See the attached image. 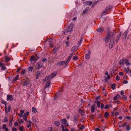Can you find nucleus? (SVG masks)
Returning <instances> with one entry per match:
<instances>
[{
  "label": "nucleus",
  "mask_w": 131,
  "mask_h": 131,
  "mask_svg": "<svg viewBox=\"0 0 131 131\" xmlns=\"http://www.w3.org/2000/svg\"><path fill=\"white\" fill-rule=\"evenodd\" d=\"M108 41L109 42V47L111 48L114 44V38L112 36H111L108 34L105 39V42L107 43Z\"/></svg>",
  "instance_id": "obj_1"
},
{
  "label": "nucleus",
  "mask_w": 131,
  "mask_h": 131,
  "mask_svg": "<svg viewBox=\"0 0 131 131\" xmlns=\"http://www.w3.org/2000/svg\"><path fill=\"white\" fill-rule=\"evenodd\" d=\"M112 8V6H107L105 9L103 10L102 12L103 15H105L107 13L109 10L111 9Z\"/></svg>",
  "instance_id": "obj_2"
},
{
  "label": "nucleus",
  "mask_w": 131,
  "mask_h": 131,
  "mask_svg": "<svg viewBox=\"0 0 131 131\" xmlns=\"http://www.w3.org/2000/svg\"><path fill=\"white\" fill-rule=\"evenodd\" d=\"M56 72H54L49 76L46 77L44 80H50L54 77L56 75Z\"/></svg>",
  "instance_id": "obj_3"
},
{
  "label": "nucleus",
  "mask_w": 131,
  "mask_h": 131,
  "mask_svg": "<svg viewBox=\"0 0 131 131\" xmlns=\"http://www.w3.org/2000/svg\"><path fill=\"white\" fill-rule=\"evenodd\" d=\"M43 66V64L41 62H38L35 66V68L36 69H39Z\"/></svg>",
  "instance_id": "obj_4"
},
{
  "label": "nucleus",
  "mask_w": 131,
  "mask_h": 131,
  "mask_svg": "<svg viewBox=\"0 0 131 131\" xmlns=\"http://www.w3.org/2000/svg\"><path fill=\"white\" fill-rule=\"evenodd\" d=\"M29 114V112H26L24 113L23 115H22V117L24 120L27 121V116H28Z\"/></svg>",
  "instance_id": "obj_5"
},
{
  "label": "nucleus",
  "mask_w": 131,
  "mask_h": 131,
  "mask_svg": "<svg viewBox=\"0 0 131 131\" xmlns=\"http://www.w3.org/2000/svg\"><path fill=\"white\" fill-rule=\"evenodd\" d=\"M105 75L104 77L105 80H107L108 79H109L111 78V77L110 75L108 74V72L106 71L105 73Z\"/></svg>",
  "instance_id": "obj_6"
},
{
  "label": "nucleus",
  "mask_w": 131,
  "mask_h": 131,
  "mask_svg": "<svg viewBox=\"0 0 131 131\" xmlns=\"http://www.w3.org/2000/svg\"><path fill=\"white\" fill-rule=\"evenodd\" d=\"M61 122L62 123L65 125L67 127L69 126L68 123L67 122V120L66 119H63L61 120Z\"/></svg>",
  "instance_id": "obj_7"
},
{
  "label": "nucleus",
  "mask_w": 131,
  "mask_h": 131,
  "mask_svg": "<svg viewBox=\"0 0 131 131\" xmlns=\"http://www.w3.org/2000/svg\"><path fill=\"white\" fill-rule=\"evenodd\" d=\"M5 65L2 62H0V67H1L2 70H5L6 69L5 67Z\"/></svg>",
  "instance_id": "obj_8"
},
{
  "label": "nucleus",
  "mask_w": 131,
  "mask_h": 131,
  "mask_svg": "<svg viewBox=\"0 0 131 131\" xmlns=\"http://www.w3.org/2000/svg\"><path fill=\"white\" fill-rule=\"evenodd\" d=\"M124 62H125V64L127 66H129L131 65V63L128 60L125 59Z\"/></svg>",
  "instance_id": "obj_9"
},
{
  "label": "nucleus",
  "mask_w": 131,
  "mask_h": 131,
  "mask_svg": "<svg viewBox=\"0 0 131 131\" xmlns=\"http://www.w3.org/2000/svg\"><path fill=\"white\" fill-rule=\"evenodd\" d=\"M61 127L62 131H69V130L66 128H64V125L61 124Z\"/></svg>",
  "instance_id": "obj_10"
},
{
  "label": "nucleus",
  "mask_w": 131,
  "mask_h": 131,
  "mask_svg": "<svg viewBox=\"0 0 131 131\" xmlns=\"http://www.w3.org/2000/svg\"><path fill=\"white\" fill-rule=\"evenodd\" d=\"M66 63V62L64 61H60L58 62L57 64V65L60 66L63 64H64Z\"/></svg>",
  "instance_id": "obj_11"
},
{
  "label": "nucleus",
  "mask_w": 131,
  "mask_h": 131,
  "mask_svg": "<svg viewBox=\"0 0 131 131\" xmlns=\"http://www.w3.org/2000/svg\"><path fill=\"white\" fill-rule=\"evenodd\" d=\"M95 105L93 104L91 106V110L92 113H93L94 112L95 109Z\"/></svg>",
  "instance_id": "obj_12"
},
{
  "label": "nucleus",
  "mask_w": 131,
  "mask_h": 131,
  "mask_svg": "<svg viewBox=\"0 0 131 131\" xmlns=\"http://www.w3.org/2000/svg\"><path fill=\"white\" fill-rule=\"evenodd\" d=\"M13 99V97L10 95H8L7 96V100H12Z\"/></svg>",
  "instance_id": "obj_13"
},
{
  "label": "nucleus",
  "mask_w": 131,
  "mask_h": 131,
  "mask_svg": "<svg viewBox=\"0 0 131 131\" xmlns=\"http://www.w3.org/2000/svg\"><path fill=\"white\" fill-rule=\"evenodd\" d=\"M28 123L27 124V126L28 128H29L31 126L32 122L30 120L27 121Z\"/></svg>",
  "instance_id": "obj_14"
},
{
  "label": "nucleus",
  "mask_w": 131,
  "mask_h": 131,
  "mask_svg": "<svg viewBox=\"0 0 131 131\" xmlns=\"http://www.w3.org/2000/svg\"><path fill=\"white\" fill-rule=\"evenodd\" d=\"M125 59L121 60L119 62V64L120 65L123 66L125 64Z\"/></svg>",
  "instance_id": "obj_15"
},
{
  "label": "nucleus",
  "mask_w": 131,
  "mask_h": 131,
  "mask_svg": "<svg viewBox=\"0 0 131 131\" xmlns=\"http://www.w3.org/2000/svg\"><path fill=\"white\" fill-rule=\"evenodd\" d=\"M24 111L23 110H21L20 111V113L18 115L20 117H21L22 116V115L23 113H24Z\"/></svg>",
  "instance_id": "obj_16"
},
{
  "label": "nucleus",
  "mask_w": 131,
  "mask_h": 131,
  "mask_svg": "<svg viewBox=\"0 0 131 131\" xmlns=\"http://www.w3.org/2000/svg\"><path fill=\"white\" fill-rule=\"evenodd\" d=\"M54 124L56 126H58L60 125V123L58 121H56L54 122Z\"/></svg>",
  "instance_id": "obj_17"
},
{
  "label": "nucleus",
  "mask_w": 131,
  "mask_h": 131,
  "mask_svg": "<svg viewBox=\"0 0 131 131\" xmlns=\"http://www.w3.org/2000/svg\"><path fill=\"white\" fill-rule=\"evenodd\" d=\"M109 115V113L107 112H105V113L104 117L106 118L108 117Z\"/></svg>",
  "instance_id": "obj_18"
},
{
  "label": "nucleus",
  "mask_w": 131,
  "mask_h": 131,
  "mask_svg": "<svg viewBox=\"0 0 131 131\" xmlns=\"http://www.w3.org/2000/svg\"><path fill=\"white\" fill-rule=\"evenodd\" d=\"M5 109H6V112H9L10 111V106H9L8 107V110H7L6 108V105H5Z\"/></svg>",
  "instance_id": "obj_19"
},
{
  "label": "nucleus",
  "mask_w": 131,
  "mask_h": 131,
  "mask_svg": "<svg viewBox=\"0 0 131 131\" xmlns=\"http://www.w3.org/2000/svg\"><path fill=\"white\" fill-rule=\"evenodd\" d=\"M97 30L99 32L101 33L103 31V29L102 28H99L97 29Z\"/></svg>",
  "instance_id": "obj_20"
},
{
  "label": "nucleus",
  "mask_w": 131,
  "mask_h": 131,
  "mask_svg": "<svg viewBox=\"0 0 131 131\" xmlns=\"http://www.w3.org/2000/svg\"><path fill=\"white\" fill-rule=\"evenodd\" d=\"M124 70L125 72H128L129 71V68L128 67L127 68H126L125 67H124Z\"/></svg>",
  "instance_id": "obj_21"
},
{
  "label": "nucleus",
  "mask_w": 131,
  "mask_h": 131,
  "mask_svg": "<svg viewBox=\"0 0 131 131\" xmlns=\"http://www.w3.org/2000/svg\"><path fill=\"white\" fill-rule=\"evenodd\" d=\"M29 82L28 81H26L24 82V85L27 86L29 85Z\"/></svg>",
  "instance_id": "obj_22"
},
{
  "label": "nucleus",
  "mask_w": 131,
  "mask_h": 131,
  "mask_svg": "<svg viewBox=\"0 0 131 131\" xmlns=\"http://www.w3.org/2000/svg\"><path fill=\"white\" fill-rule=\"evenodd\" d=\"M79 113H81L82 115H83L84 114V112L81 109L79 110Z\"/></svg>",
  "instance_id": "obj_23"
},
{
  "label": "nucleus",
  "mask_w": 131,
  "mask_h": 131,
  "mask_svg": "<svg viewBox=\"0 0 131 131\" xmlns=\"http://www.w3.org/2000/svg\"><path fill=\"white\" fill-rule=\"evenodd\" d=\"M77 47L76 46H74L71 49V51H76L77 50Z\"/></svg>",
  "instance_id": "obj_24"
},
{
  "label": "nucleus",
  "mask_w": 131,
  "mask_h": 131,
  "mask_svg": "<svg viewBox=\"0 0 131 131\" xmlns=\"http://www.w3.org/2000/svg\"><path fill=\"white\" fill-rule=\"evenodd\" d=\"M127 31H125L123 36V37L125 39H126V36L127 35Z\"/></svg>",
  "instance_id": "obj_25"
},
{
  "label": "nucleus",
  "mask_w": 131,
  "mask_h": 131,
  "mask_svg": "<svg viewBox=\"0 0 131 131\" xmlns=\"http://www.w3.org/2000/svg\"><path fill=\"white\" fill-rule=\"evenodd\" d=\"M33 69V67L32 66H30L28 68V70L29 71H31Z\"/></svg>",
  "instance_id": "obj_26"
},
{
  "label": "nucleus",
  "mask_w": 131,
  "mask_h": 131,
  "mask_svg": "<svg viewBox=\"0 0 131 131\" xmlns=\"http://www.w3.org/2000/svg\"><path fill=\"white\" fill-rule=\"evenodd\" d=\"M85 57L86 59H88L90 58V56L89 54H86L85 56Z\"/></svg>",
  "instance_id": "obj_27"
},
{
  "label": "nucleus",
  "mask_w": 131,
  "mask_h": 131,
  "mask_svg": "<svg viewBox=\"0 0 131 131\" xmlns=\"http://www.w3.org/2000/svg\"><path fill=\"white\" fill-rule=\"evenodd\" d=\"M95 103H97V106L98 107H99L100 106V103L99 101H96L95 102Z\"/></svg>",
  "instance_id": "obj_28"
},
{
  "label": "nucleus",
  "mask_w": 131,
  "mask_h": 131,
  "mask_svg": "<svg viewBox=\"0 0 131 131\" xmlns=\"http://www.w3.org/2000/svg\"><path fill=\"white\" fill-rule=\"evenodd\" d=\"M32 112L35 113L37 112V110L35 108L33 107L32 108Z\"/></svg>",
  "instance_id": "obj_29"
},
{
  "label": "nucleus",
  "mask_w": 131,
  "mask_h": 131,
  "mask_svg": "<svg viewBox=\"0 0 131 131\" xmlns=\"http://www.w3.org/2000/svg\"><path fill=\"white\" fill-rule=\"evenodd\" d=\"M18 77H19V75H17L14 79V81H16V80H17V79H18Z\"/></svg>",
  "instance_id": "obj_30"
},
{
  "label": "nucleus",
  "mask_w": 131,
  "mask_h": 131,
  "mask_svg": "<svg viewBox=\"0 0 131 131\" xmlns=\"http://www.w3.org/2000/svg\"><path fill=\"white\" fill-rule=\"evenodd\" d=\"M18 121L20 124L23 123V122L22 119L20 118L18 119Z\"/></svg>",
  "instance_id": "obj_31"
},
{
  "label": "nucleus",
  "mask_w": 131,
  "mask_h": 131,
  "mask_svg": "<svg viewBox=\"0 0 131 131\" xmlns=\"http://www.w3.org/2000/svg\"><path fill=\"white\" fill-rule=\"evenodd\" d=\"M23 127H22L21 126H20L19 127V129L20 131H23Z\"/></svg>",
  "instance_id": "obj_32"
},
{
  "label": "nucleus",
  "mask_w": 131,
  "mask_h": 131,
  "mask_svg": "<svg viewBox=\"0 0 131 131\" xmlns=\"http://www.w3.org/2000/svg\"><path fill=\"white\" fill-rule=\"evenodd\" d=\"M115 85L114 84H113L111 86V88L113 90H114L115 89Z\"/></svg>",
  "instance_id": "obj_33"
},
{
  "label": "nucleus",
  "mask_w": 131,
  "mask_h": 131,
  "mask_svg": "<svg viewBox=\"0 0 131 131\" xmlns=\"http://www.w3.org/2000/svg\"><path fill=\"white\" fill-rule=\"evenodd\" d=\"M50 84V82H48L47 83V84L46 86L45 87H47L49 86V85Z\"/></svg>",
  "instance_id": "obj_34"
},
{
  "label": "nucleus",
  "mask_w": 131,
  "mask_h": 131,
  "mask_svg": "<svg viewBox=\"0 0 131 131\" xmlns=\"http://www.w3.org/2000/svg\"><path fill=\"white\" fill-rule=\"evenodd\" d=\"M72 56H73V54L72 53L68 57V58L70 59H71Z\"/></svg>",
  "instance_id": "obj_35"
},
{
  "label": "nucleus",
  "mask_w": 131,
  "mask_h": 131,
  "mask_svg": "<svg viewBox=\"0 0 131 131\" xmlns=\"http://www.w3.org/2000/svg\"><path fill=\"white\" fill-rule=\"evenodd\" d=\"M72 26H71L70 28V27L68 28V31H71L72 30Z\"/></svg>",
  "instance_id": "obj_36"
},
{
  "label": "nucleus",
  "mask_w": 131,
  "mask_h": 131,
  "mask_svg": "<svg viewBox=\"0 0 131 131\" xmlns=\"http://www.w3.org/2000/svg\"><path fill=\"white\" fill-rule=\"evenodd\" d=\"M34 56H32L30 58L31 61H34Z\"/></svg>",
  "instance_id": "obj_37"
},
{
  "label": "nucleus",
  "mask_w": 131,
  "mask_h": 131,
  "mask_svg": "<svg viewBox=\"0 0 131 131\" xmlns=\"http://www.w3.org/2000/svg\"><path fill=\"white\" fill-rule=\"evenodd\" d=\"M6 128V125L5 124H4L3 125L2 128L3 129H5Z\"/></svg>",
  "instance_id": "obj_38"
},
{
  "label": "nucleus",
  "mask_w": 131,
  "mask_h": 131,
  "mask_svg": "<svg viewBox=\"0 0 131 131\" xmlns=\"http://www.w3.org/2000/svg\"><path fill=\"white\" fill-rule=\"evenodd\" d=\"M73 59L74 60H77L78 59V57L77 56H74L73 57Z\"/></svg>",
  "instance_id": "obj_39"
},
{
  "label": "nucleus",
  "mask_w": 131,
  "mask_h": 131,
  "mask_svg": "<svg viewBox=\"0 0 131 131\" xmlns=\"http://www.w3.org/2000/svg\"><path fill=\"white\" fill-rule=\"evenodd\" d=\"M104 106V105L103 104H101V109H102L103 108Z\"/></svg>",
  "instance_id": "obj_40"
},
{
  "label": "nucleus",
  "mask_w": 131,
  "mask_h": 131,
  "mask_svg": "<svg viewBox=\"0 0 131 131\" xmlns=\"http://www.w3.org/2000/svg\"><path fill=\"white\" fill-rule=\"evenodd\" d=\"M109 107H110L108 105H106L105 106L104 108L105 109H108V108H109Z\"/></svg>",
  "instance_id": "obj_41"
},
{
  "label": "nucleus",
  "mask_w": 131,
  "mask_h": 131,
  "mask_svg": "<svg viewBox=\"0 0 131 131\" xmlns=\"http://www.w3.org/2000/svg\"><path fill=\"white\" fill-rule=\"evenodd\" d=\"M116 80H119L120 79L118 75L116 76Z\"/></svg>",
  "instance_id": "obj_42"
},
{
  "label": "nucleus",
  "mask_w": 131,
  "mask_h": 131,
  "mask_svg": "<svg viewBox=\"0 0 131 131\" xmlns=\"http://www.w3.org/2000/svg\"><path fill=\"white\" fill-rule=\"evenodd\" d=\"M40 71H37V73H36V75H37V76H38L40 74Z\"/></svg>",
  "instance_id": "obj_43"
},
{
  "label": "nucleus",
  "mask_w": 131,
  "mask_h": 131,
  "mask_svg": "<svg viewBox=\"0 0 131 131\" xmlns=\"http://www.w3.org/2000/svg\"><path fill=\"white\" fill-rule=\"evenodd\" d=\"M122 97L124 100H127V97L123 95Z\"/></svg>",
  "instance_id": "obj_44"
},
{
  "label": "nucleus",
  "mask_w": 131,
  "mask_h": 131,
  "mask_svg": "<svg viewBox=\"0 0 131 131\" xmlns=\"http://www.w3.org/2000/svg\"><path fill=\"white\" fill-rule=\"evenodd\" d=\"M21 69V68L20 67H19L17 69V72H19L20 70Z\"/></svg>",
  "instance_id": "obj_45"
},
{
  "label": "nucleus",
  "mask_w": 131,
  "mask_h": 131,
  "mask_svg": "<svg viewBox=\"0 0 131 131\" xmlns=\"http://www.w3.org/2000/svg\"><path fill=\"white\" fill-rule=\"evenodd\" d=\"M25 73V70H22L21 72V74H24Z\"/></svg>",
  "instance_id": "obj_46"
},
{
  "label": "nucleus",
  "mask_w": 131,
  "mask_h": 131,
  "mask_svg": "<svg viewBox=\"0 0 131 131\" xmlns=\"http://www.w3.org/2000/svg\"><path fill=\"white\" fill-rule=\"evenodd\" d=\"M123 82L124 84H127L128 83V82L127 80H124Z\"/></svg>",
  "instance_id": "obj_47"
},
{
  "label": "nucleus",
  "mask_w": 131,
  "mask_h": 131,
  "mask_svg": "<svg viewBox=\"0 0 131 131\" xmlns=\"http://www.w3.org/2000/svg\"><path fill=\"white\" fill-rule=\"evenodd\" d=\"M14 125L15 126H17L18 125V123L17 122H15L14 123Z\"/></svg>",
  "instance_id": "obj_48"
},
{
  "label": "nucleus",
  "mask_w": 131,
  "mask_h": 131,
  "mask_svg": "<svg viewBox=\"0 0 131 131\" xmlns=\"http://www.w3.org/2000/svg\"><path fill=\"white\" fill-rule=\"evenodd\" d=\"M84 127L83 125H82L80 128V129H83L84 128Z\"/></svg>",
  "instance_id": "obj_49"
},
{
  "label": "nucleus",
  "mask_w": 131,
  "mask_h": 131,
  "mask_svg": "<svg viewBox=\"0 0 131 131\" xmlns=\"http://www.w3.org/2000/svg\"><path fill=\"white\" fill-rule=\"evenodd\" d=\"M120 94L121 95H123L124 94V92L122 91H121Z\"/></svg>",
  "instance_id": "obj_50"
},
{
  "label": "nucleus",
  "mask_w": 131,
  "mask_h": 131,
  "mask_svg": "<svg viewBox=\"0 0 131 131\" xmlns=\"http://www.w3.org/2000/svg\"><path fill=\"white\" fill-rule=\"evenodd\" d=\"M118 99V97H117V96L114 97L113 98V99L114 100H116Z\"/></svg>",
  "instance_id": "obj_51"
},
{
  "label": "nucleus",
  "mask_w": 131,
  "mask_h": 131,
  "mask_svg": "<svg viewBox=\"0 0 131 131\" xmlns=\"http://www.w3.org/2000/svg\"><path fill=\"white\" fill-rule=\"evenodd\" d=\"M50 46L51 47H52L53 46V43L52 42H50L49 43Z\"/></svg>",
  "instance_id": "obj_52"
},
{
  "label": "nucleus",
  "mask_w": 131,
  "mask_h": 131,
  "mask_svg": "<svg viewBox=\"0 0 131 131\" xmlns=\"http://www.w3.org/2000/svg\"><path fill=\"white\" fill-rule=\"evenodd\" d=\"M69 43V41H66L65 42V43L67 46H68Z\"/></svg>",
  "instance_id": "obj_53"
},
{
  "label": "nucleus",
  "mask_w": 131,
  "mask_h": 131,
  "mask_svg": "<svg viewBox=\"0 0 131 131\" xmlns=\"http://www.w3.org/2000/svg\"><path fill=\"white\" fill-rule=\"evenodd\" d=\"M12 131H16L17 130L16 128H12Z\"/></svg>",
  "instance_id": "obj_54"
},
{
  "label": "nucleus",
  "mask_w": 131,
  "mask_h": 131,
  "mask_svg": "<svg viewBox=\"0 0 131 131\" xmlns=\"http://www.w3.org/2000/svg\"><path fill=\"white\" fill-rule=\"evenodd\" d=\"M5 59H6L5 61L6 62H8V61H9V59L8 58H6Z\"/></svg>",
  "instance_id": "obj_55"
},
{
  "label": "nucleus",
  "mask_w": 131,
  "mask_h": 131,
  "mask_svg": "<svg viewBox=\"0 0 131 131\" xmlns=\"http://www.w3.org/2000/svg\"><path fill=\"white\" fill-rule=\"evenodd\" d=\"M119 74L120 75H123V73L122 72H120L119 73Z\"/></svg>",
  "instance_id": "obj_56"
},
{
  "label": "nucleus",
  "mask_w": 131,
  "mask_h": 131,
  "mask_svg": "<svg viewBox=\"0 0 131 131\" xmlns=\"http://www.w3.org/2000/svg\"><path fill=\"white\" fill-rule=\"evenodd\" d=\"M115 115L116 116H117L119 114V113L118 112H116L115 113Z\"/></svg>",
  "instance_id": "obj_57"
},
{
  "label": "nucleus",
  "mask_w": 131,
  "mask_h": 131,
  "mask_svg": "<svg viewBox=\"0 0 131 131\" xmlns=\"http://www.w3.org/2000/svg\"><path fill=\"white\" fill-rule=\"evenodd\" d=\"M46 60L45 58H43L42 60V61L43 62H46Z\"/></svg>",
  "instance_id": "obj_58"
},
{
  "label": "nucleus",
  "mask_w": 131,
  "mask_h": 131,
  "mask_svg": "<svg viewBox=\"0 0 131 131\" xmlns=\"http://www.w3.org/2000/svg\"><path fill=\"white\" fill-rule=\"evenodd\" d=\"M95 131H100V129L98 128H96L95 129Z\"/></svg>",
  "instance_id": "obj_59"
},
{
  "label": "nucleus",
  "mask_w": 131,
  "mask_h": 131,
  "mask_svg": "<svg viewBox=\"0 0 131 131\" xmlns=\"http://www.w3.org/2000/svg\"><path fill=\"white\" fill-rule=\"evenodd\" d=\"M130 129V127L129 126H127V130H129Z\"/></svg>",
  "instance_id": "obj_60"
},
{
  "label": "nucleus",
  "mask_w": 131,
  "mask_h": 131,
  "mask_svg": "<svg viewBox=\"0 0 131 131\" xmlns=\"http://www.w3.org/2000/svg\"><path fill=\"white\" fill-rule=\"evenodd\" d=\"M92 1H90L89 3V5H90L91 4H92Z\"/></svg>",
  "instance_id": "obj_61"
},
{
  "label": "nucleus",
  "mask_w": 131,
  "mask_h": 131,
  "mask_svg": "<svg viewBox=\"0 0 131 131\" xmlns=\"http://www.w3.org/2000/svg\"><path fill=\"white\" fill-rule=\"evenodd\" d=\"M5 131H8V129L7 128H5Z\"/></svg>",
  "instance_id": "obj_62"
},
{
  "label": "nucleus",
  "mask_w": 131,
  "mask_h": 131,
  "mask_svg": "<svg viewBox=\"0 0 131 131\" xmlns=\"http://www.w3.org/2000/svg\"><path fill=\"white\" fill-rule=\"evenodd\" d=\"M70 59L68 58V59L67 60V62H68L67 63H68V62L70 61Z\"/></svg>",
  "instance_id": "obj_63"
},
{
  "label": "nucleus",
  "mask_w": 131,
  "mask_h": 131,
  "mask_svg": "<svg viewBox=\"0 0 131 131\" xmlns=\"http://www.w3.org/2000/svg\"><path fill=\"white\" fill-rule=\"evenodd\" d=\"M126 118L128 119H129L130 118V117L129 116H127L126 117Z\"/></svg>",
  "instance_id": "obj_64"
}]
</instances>
